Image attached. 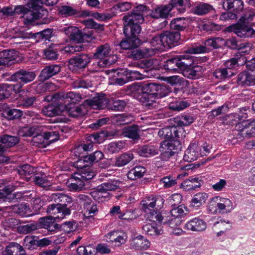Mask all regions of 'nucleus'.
Listing matches in <instances>:
<instances>
[{"mask_svg": "<svg viewBox=\"0 0 255 255\" xmlns=\"http://www.w3.org/2000/svg\"><path fill=\"white\" fill-rule=\"evenodd\" d=\"M247 53V51H238L234 57L228 60L224 63V66L230 71L236 69L240 64H242L243 60H247V57L245 56Z\"/></svg>", "mask_w": 255, "mask_h": 255, "instance_id": "obj_27", "label": "nucleus"}, {"mask_svg": "<svg viewBox=\"0 0 255 255\" xmlns=\"http://www.w3.org/2000/svg\"><path fill=\"white\" fill-rule=\"evenodd\" d=\"M122 182L116 179H109L98 186L97 190L100 193H108L109 191H121V186Z\"/></svg>", "mask_w": 255, "mask_h": 255, "instance_id": "obj_24", "label": "nucleus"}, {"mask_svg": "<svg viewBox=\"0 0 255 255\" xmlns=\"http://www.w3.org/2000/svg\"><path fill=\"white\" fill-rule=\"evenodd\" d=\"M2 115L8 120L19 119L23 115V111L16 109L7 108L3 111Z\"/></svg>", "mask_w": 255, "mask_h": 255, "instance_id": "obj_57", "label": "nucleus"}, {"mask_svg": "<svg viewBox=\"0 0 255 255\" xmlns=\"http://www.w3.org/2000/svg\"><path fill=\"white\" fill-rule=\"evenodd\" d=\"M158 151V146L150 143L140 146L138 152L140 156L149 157L157 154Z\"/></svg>", "mask_w": 255, "mask_h": 255, "instance_id": "obj_42", "label": "nucleus"}, {"mask_svg": "<svg viewBox=\"0 0 255 255\" xmlns=\"http://www.w3.org/2000/svg\"><path fill=\"white\" fill-rule=\"evenodd\" d=\"M111 54V48L109 44L106 43L98 46L94 54L93 57L94 59L103 60L105 65L110 64L108 58Z\"/></svg>", "mask_w": 255, "mask_h": 255, "instance_id": "obj_28", "label": "nucleus"}, {"mask_svg": "<svg viewBox=\"0 0 255 255\" xmlns=\"http://www.w3.org/2000/svg\"><path fill=\"white\" fill-rule=\"evenodd\" d=\"M208 197L207 193L199 192L195 194L192 197L189 207L192 210H197L204 204Z\"/></svg>", "mask_w": 255, "mask_h": 255, "instance_id": "obj_38", "label": "nucleus"}, {"mask_svg": "<svg viewBox=\"0 0 255 255\" xmlns=\"http://www.w3.org/2000/svg\"><path fill=\"white\" fill-rule=\"evenodd\" d=\"M201 149L195 142H191L185 151L183 159L185 161L191 162L196 160L201 154Z\"/></svg>", "mask_w": 255, "mask_h": 255, "instance_id": "obj_31", "label": "nucleus"}, {"mask_svg": "<svg viewBox=\"0 0 255 255\" xmlns=\"http://www.w3.org/2000/svg\"><path fill=\"white\" fill-rule=\"evenodd\" d=\"M29 93L28 95L22 96L21 94L20 97L19 105L24 108H28L33 107L34 104L36 101V97L34 96H30Z\"/></svg>", "mask_w": 255, "mask_h": 255, "instance_id": "obj_62", "label": "nucleus"}, {"mask_svg": "<svg viewBox=\"0 0 255 255\" xmlns=\"http://www.w3.org/2000/svg\"><path fill=\"white\" fill-rule=\"evenodd\" d=\"M224 39L220 37H214L208 38L204 41L208 52L210 50L221 48L224 46Z\"/></svg>", "mask_w": 255, "mask_h": 255, "instance_id": "obj_47", "label": "nucleus"}, {"mask_svg": "<svg viewBox=\"0 0 255 255\" xmlns=\"http://www.w3.org/2000/svg\"><path fill=\"white\" fill-rule=\"evenodd\" d=\"M238 131L236 138L242 140L245 137H250L255 134V119L243 121L236 126Z\"/></svg>", "mask_w": 255, "mask_h": 255, "instance_id": "obj_10", "label": "nucleus"}, {"mask_svg": "<svg viewBox=\"0 0 255 255\" xmlns=\"http://www.w3.org/2000/svg\"><path fill=\"white\" fill-rule=\"evenodd\" d=\"M147 172L146 168L143 166H136L129 170L127 174V177L130 180H135L141 178Z\"/></svg>", "mask_w": 255, "mask_h": 255, "instance_id": "obj_48", "label": "nucleus"}, {"mask_svg": "<svg viewBox=\"0 0 255 255\" xmlns=\"http://www.w3.org/2000/svg\"><path fill=\"white\" fill-rule=\"evenodd\" d=\"M151 43L155 44L157 48L163 46L166 48H172L180 45L181 42V34L178 31L166 30L159 35L153 36Z\"/></svg>", "mask_w": 255, "mask_h": 255, "instance_id": "obj_5", "label": "nucleus"}, {"mask_svg": "<svg viewBox=\"0 0 255 255\" xmlns=\"http://www.w3.org/2000/svg\"><path fill=\"white\" fill-rule=\"evenodd\" d=\"M118 231H113L109 232L104 237V240L108 243H115L116 246H120L126 243V239L123 236V234Z\"/></svg>", "mask_w": 255, "mask_h": 255, "instance_id": "obj_41", "label": "nucleus"}, {"mask_svg": "<svg viewBox=\"0 0 255 255\" xmlns=\"http://www.w3.org/2000/svg\"><path fill=\"white\" fill-rule=\"evenodd\" d=\"M91 57L87 53H78L68 61V67L71 70L85 68L90 62Z\"/></svg>", "mask_w": 255, "mask_h": 255, "instance_id": "obj_13", "label": "nucleus"}, {"mask_svg": "<svg viewBox=\"0 0 255 255\" xmlns=\"http://www.w3.org/2000/svg\"><path fill=\"white\" fill-rule=\"evenodd\" d=\"M150 9L148 6L145 4H138L133 7V8L125 15L123 16L125 19L134 20V21H138L143 22L144 21V16H146L149 14L147 12L150 11Z\"/></svg>", "mask_w": 255, "mask_h": 255, "instance_id": "obj_12", "label": "nucleus"}, {"mask_svg": "<svg viewBox=\"0 0 255 255\" xmlns=\"http://www.w3.org/2000/svg\"><path fill=\"white\" fill-rule=\"evenodd\" d=\"M19 142V138L17 136L7 134L0 135V164L9 162L10 158L5 153L8 148L15 146Z\"/></svg>", "mask_w": 255, "mask_h": 255, "instance_id": "obj_8", "label": "nucleus"}, {"mask_svg": "<svg viewBox=\"0 0 255 255\" xmlns=\"http://www.w3.org/2000/svg\"><path fill=\"white\" fill-rule=\"evenodd\" d=\"M38 237L35 236H26L23 240V245L25 250L30 251L37 249V240Z\"/></svg>", "mask_w": 255, "mask_h": 255, "instance_id": "obj_60", "label": "nucleus"}, {"mask_svg": "<svg viewBox=\"0 0 255 255\" xmlns=\"http://www.w3.org/2000/svg\"><path fill=\"white\" fill-rule=\"evenodd\" d=\"M107 133L103 130L91 134L87 137V140L93 143H101L105 140Z\"/></svg>", "mask_w": 255, "mask_h": 255, "instance_id": "obj_63", "label": "nucleus"}, {"mask_svg": "<svg viewBox=\"0 0 255 255\" xmlns=\"http://www.w3.org/2000/svg\"><path fill=\"white\" fill-rule=\"evenodd\" d=\"M203 181L198 177H190L188 179L184 180L180 185V187L186 191L195 190L200 188L203 184Z\"/></svg>", "mask_w": 255, "mask_h": 255, "instance_id": "obj_39", "label": "nucleus"}, {"mask_svg": "<svg viewBox=\"0 0 255 255\" xmlns=\"http://www.w3.org/2000/svg\"><path fill=\"white\" fill-rule=\"evenodd\" d=\"M16 51L14 50H4L0 51V66L10 67L16 62Z\"/></svg>", "mask_w": 255, "mask_h": 255, "instance_id": "obj_29", "label": "nucleus"}, {"mask_svg": "<svg viewBox=\"0 0 255 255\" xmlns=\"http://www.w3.org/2000/svg\"><path fill=\"white\" fill-rule=\"evenodd\" d=\"M54 203L50 204L47 208L46 212L48 214L57 215L56 218H63L71 214L69 204L72 203V199L71 197L61 193H56L52 195Z\"/></svg>", "mask_w": 255, "mask_h": 255, "instance_id": "obj_2", "label": "nucleus"}, {"mask_svg": "<svg viewBox=\"0 0 255 255\" xmlns=\"http://www.w3.org/2000/svg\"><path fill=\"white\" fill-rule=\"evenodd\" d=\"M149 15L153 19H166L174 14L168 3L156 6L154 9L150 11Z\"/></svg>", "mask_w": 255, "mask_h": 255, "instance_id": "obj_19", "label": "nucleus"}, {"mask_svg": "<svg viewBox=\"0 0 255 255\" xmlns=\"http://www.w3.org/2000/svg\"><path fill=\"white\" fill-rule=\"evenodd\" d=\"M53 29L52 28H46L41 31L34 34V38L36 42L50 41L53 36Z\"/></svg>", "mask_w": 255, "mask_h": 255, "instance_id": "obj_53", "label": "nucleus"}, {"mask_svg": "<svg viewBox=\"0 0 255 255\" xmlns=\"http://www.w3.org/2000/svg\"><path fill=\"white\" fill-rule=\"evenodd\" d=\"M62 30L71 41L80 44L91 42L95 38L92 30L86 31L85 28L82 30L76 26H70L63 28Z\"/></svg>", "mask_w": 255, "mask_h": 255, "instance_id": "obj_6", "label": "nucleus"}, {"mask_svg": "<svg viewBox=\"0 0 255 255\" xmlns=\"http://www.w3.org/2000/svg\"><path fill=\"white\" fill-rule=\"evenodd\" d=\"M185 63H188V65H186L185 66V68L181 69L180 72L182 73L185 77L191 79H197L196 71H194L192 67V64L193 63L192 58L190 56L187 55L185 59Z\"/></svg>", "mask_w": 255, "mask_h": 255, "instance_id": "obj_45", "label": "nucleus"}, {"mask_svg": "<svg viewBox=\"0 0 255 255\" xmlns=\"http://www.w3.org/2000/svg\"><path fill=\"white\" fill-rule=\"evenodd\" d=\"M40 128L37 126L32 127H24L20 128L18 131L20 136L22 137H33L35 135H37Z\"/></svg>", "mask_w": 255, "mask_h": 255, "instance_id": "obj_61", "label": "nucleus"}, {"mask_svg": "<svg viewBox=\"0 0 255 255\" xmlns=\"http://www.w3.org/2000/svg\"><path fill=\"white\" fill-rule=\"evenodd\" d=\"M141 92L138 95L139 101L146 110H156L159 107L155 101L167 96L170 93L169 87L154 83H147L141 87Z\"/></svg>", "mask_w": 255, "mask_h": 255, "instance_id": "obj_1", "label": "nucleus"}, {"mask_svg": "<svg viewBox=\"0 0 255 255\" xmlns=\"http://www.w3.org/2000/svg\"><path fill=\"white\" fill-rule=\"evenodd\" d=\"M189 18L184 17H176L172 19L170 22V28L174 31L179 33L184 31L188 26Z\"/></svg>", "mask_w": 255, "mask_h": 255, "instance_id": "obj_35", "label": "nucleus"}, {"mask_svg": "<svg viewBox=\"0 0 255 255\" xmlns=\"http://www.w3.org/2000/svg\"><path fill=\"white\" fill-rule=\"evenodd\" d=\"M35 77L34 72L21 69L13 73L10 78L11 81L17 82L15 84L16 85H21V91L24 93L22 89L23 85L32 82Z\"/></svg>", "mask_w": 255, "mask_h": 255, "instance_id": "obj_11", "label": "nucleus"}, {"mask_svg": "<svg viewBox=\"0 0 255 255\" xmlns=\"http://www.w3.org/2000/svg\"><path fill=\"white\" fill-rule=\"evenodd\" d=\"M51 126V130L49 131H45L43 132V136H40L42 139H45L46 141H48L49 143H52L56 141L59 138V130L60 128L59 126ZM47 142V141H46Z\"/></svg>", "mask_w": 255, "mask_h": 255, "instance_id": "obj_49", "label": "nucleus"}, {"mask_svg": "<svg viewBox=\"0 0 255 255\" xmlns=\"http://www.w3.org/2000/svg\"><path fill=\"white\" fill-rule=\"evenodd\" d=\"M187 55H176L172 56L163 62L162 68L171 73H180L181 69L185 68L188 63H185Z\"/></svg>", "mask_w": 255, "mask_h": 255, "instance_id": "obj_9", "label": "nucleus"}, {"mask_svg": "<svg viewBox=\"0 0 255 255\" xmlns=\"http://www.w3.org/2000/svg\"><path fill=\"white\" fill-rule=\"evenodd\" d=\"M195 120L194 117L189 114L181 115L180 117H175L172 121L175 122V124L180 126L182 128L188 126L192 124Z\"/></svg>", "mask_w": 255, "mask_h": 255, "instance_id": "obj_56", "label": "nucleus"}, {"mask_svg": "<svg viewBox=\"0 0 255 255\" xmlns=\"http://www.w3.org/2000/svg\"><path fill=\"white\" fill-rule=\"evenodd\" d=\"M124 21L123 32L124 35L134 36L139 37L141 31V24L142 22L134 21L129 19H126L123 17Z\"/></svg>", "mask_w": 255, "mask_h": 255, "instance_id": "obj_14", "label": "nucleus"}, {"mask_svg": "<svg viewBox=\"0 0 255 255\" xmlns=\"http://www.w3.org/2000/svg\"><path fill=\"white\" fill-rule=\"evenodd\" d=\"M190 7L192 13L198 16L205 15L214 10L211 4L200 1L193 2Z\"/></svg>", "mask_w": 255, "mask_h": 255, "instance_id": "obj_25", "label": "nucleus"}, {"mask_svg": "<svg viewBox=\"0 0 255 255\" xmlns=\"http://www.w3.org/2000/svg\"><path fill=\"white\" fill-rule=\"evenodd\" d=\"M110 100L106 96L105 94H98V96L93 97L90 100L88 104L96 108L104 109L108 107Z\"/></svg>", "mask_w": 255, "mask_h": 255, "instance_id": "obj_37", "label": "nucleus"}, {"mask_svg": "<svg viewBox=\"0 0 255 255\" xmlns=\"http://www.w3.org/2000/svg\"><path fill=\"white\" fill-rule=\"evenodd\" d=\"M152 49L145 47L131 50L128 53V56L134 60H138L151 55Z\"/></svg>", "mask_w": 255, "mask_h": 255, "instance_id": "obj_44", "label": "nucleus"}, {"mask_svg": "<svg viewBox=\"0 0 255 255\" xmlns=\"http://www.w3.org/2000/svg\"><path fill=\"white\" fill-rule=\"evenodd\" d=\"M255 14L246 13L241 16L239 21L227 26L225 31L227 32H234L241 38L252 37L255 35V30L248 24L253 20Z\"/></svg>", "mask_w": 255, "mask_h": 255, "instance_id": "obj_3", "label": "nucleus"}, {"mask_svg": "<svg viewBox=\"0 0 255 255\" xmlns=\"http://www.w3.org/2000/svg\"><path fill=\"white\" fill-rule=\"evenodd\" d=\"M139 132V126L135 124L126 126L122 129L123 135L134 141H138L140 139Z\"/></svg>", "mask_w": 255, "mask_h": 255, "instance_id": "obj_33", "label": "nucleus"}, {"mask_svg": "<svg viewBox=\"0 0 255 255\" xmlns=\"http://www.w3.org/2000/svg\"><path fill=\"white\" fill-rule=\"evenodd\" d=\"M226 10H232L237 14L244 9V2L242 0H226L223 4Z\"/></svg>", "mask_w": 255, "mask_h": 255, "instance_id": "obj_40", "label": "nucleus"}, {"mask_svg": "<svg viewBox=\"0 0 255 255\" xmlns=\"http://www.w3.org/2000/svg\"><path fill=\"white\" fill-rule=\"evenodd\" d=\"M141 43L142 41L138 37L125 35V38L121 41L119 45L122 49L131 50L138 48Z\"/></svg>", "mask_w": 255, "mask_h": 255, "instance_id": "obj_26", "label": "nucleus"}, {"mask_svg": "<svg viewBox=\"0 0 255 255\" xmlns=\"http://www.w3.org/2000/svg\"><path fill=\"white\" fill-rule=\"evenodd\" d=\"M206 228V222L198 217L188 220L184 226V229L193 232H203Z\"/></svg>", "mask_w": 255, "mask_h": 255, "instance_id": "obj_21", "label": "nucleus"}, {"mask_svg": "<svg viewBox=\"0 0 255 255\" xmlns=\"http://www.w3.org/2000/svg\"><path fill=\"white\" fill-rule=\"evenodd\" d=\"M232 229V224L229 222L224 220H220L215 223L212 229L217 237H220L225 234L227 231Z\"/></svg>", "mask_w": 255, "mask_h": 255, "instance_id": "obj_43", "label": "nucleus"}, {"mask_svg": "<svg viewBox=\"0 0 255 255\" xmlns=\"http://www.w3.org/2000/svg\"><path fill=\"white\" fill-rule=\"evenodd\" d=\"M128 68H121L115 72L114 82L116 85L123 86L128 83V79H126L128 76Z\"/></svg>", "mask_w": 255, "mask_h": 255, "instance_id": "obj_51", "label": "nucleus"}, {"mask_svg": "<svg viewBox=\"0 0 255 255\" xmlns=\"http://www.w3.org/2000/svg\"><path fill=\"white\" fill-rule=\"evenodd\" d=\"M14 14H23L24 23L27 25H33L35 22V17L37 15L33 12L31 11L30 9L26 7L24 5H20L15 7L13 9Z\"/></svg>", "mask_w": 255, "mask_h": 255, "instance_id": "obj_16", "label": "nucleus"}, {"mask_svg": "<svg viewBox=\"0 0 255 255\" xmlns=\"http://www.w3.org/2000/svg\"><path fill=\"white\" fill-rule=\"evenodd\" d=\"M62 68V66L60 64H52L46 66L40 72L39 76V80L44 82L57 75L61 71Z\"/></svg>", "mask_w": 255, "mask_h": 255, "instance_id": "obj_22", "label": "nucleus"}, {"mask_svg": "<svg viewBox=\"0 0 255 255\" xmlns=\"http://www.w3.org/2000/svg\"><path fill=\"white\" fill-rule=\"evenodd\" d=\"M224 46H226L231 49H238L239 51H244L242 48L245 47V45L238 40L235 37H232L226 40L224 39Z\"/></svg>", "mask_w": 255, "mask_h": 255, "instance_id": "obj_55", "label": "nucleus"}, {"mask_svg": "<svg viewBox=\"0 0 255 255\" xmlns=\"http://www.w3.org/2000/svg\"><path fill=\"white\" fill-rule=\"evenodd\" d=\"M237 83L242 87L255 85V74L247 69L244 70L237 75Z\"/></svg>", "mask_w": 255, "mask_h": 255, "instance_id": "obj_18", "label": "nucleus"}, {"mask_svg": "<svg viewBox=\"0 0 255 255\" xmlns=\"http://www.w3.org/2000/svg\"><path fill=\"white\" fill-rule=\"evenodd\" d=\"M59 54L57 46L53 45L43 50L44 57L49 60H57Z\"/></svg>", "mask_w": 255, "mask_h": 255, "instance_id": "obj_59", "label": "nucleus"}, {"mask_svg": "<svg viewBox=\"0 0 255 255\" xmlns=\"http://www.w3.org/2000/svg\"><path fill=\"white\" fill-rule=\"evenodd\" d=\"M152 202L151 195H150L145 197L140 203L142 210L145 213L149 214V215L152 214L154 210V204Z\"/></svg>", "mask_w": 255, "mask_h": 255, "instance_id": "obj_64", "label": "nucleus"}, {"mask_svg": "<svg viewBox=\"0 0 255 255\" xmlns=\"http://www.w3.org/2000/svg\"><path fill=\"white\" fill-rule=\"evenodd\" d=\"M151 200L152 201L153 204H154V210L152 212V214L149 216V218L153 222H157L156 221L155 215L160 214H163V213H165L166 211L161 210L163 207L164 203V199L161 195H151Z\"/></svg>", "mask_w": 255, "mask_h": 255, "instance_id": "obj_32", "label": "nucleus"}, {"mask_svg": "<svg viewBox=\"0 0 255 255\" xmlns=\"http://www.w3.org/2000/svg\"><path fill=\"white\" fill-rule=\"evenodd\" d=\"M58 14L63 17H68L70 16H73L74 17H77L78 14V9L74 8L73 7L67 5H63L61 6L58 9Z\"/></svg>", "mask_w": 255, "mask_h": 255, "instance_id": "obj_54", "label": "nucleus"}, {"mask_svg": "<svg viewBox=\"0 0 255 255\" xmlns=\"http://www.w3.org/2000/svg\"><path fill=\"white\" fill-rule=\"evenodd\" d=\"M57 214L55 216H57ZM56 219H62L61 218H56L51 216H48L42 217L39 219L37 223L38 229H45L48 232H54L56 230H58V224L56 223Z\"/></svg>", "mask_w": 255, "mask_h": 255, "instance_id": "obj_17", "label": "nucleus"}, {"mask_svg": "<svg viewBox=\"0 0 255 255\" xmlns=\"http://www.w3.org/2000/svg\"><path fill=\"white\" fill-rule=\"evenodd\" d=\"M133 158L134 156L132 153H124L116 157L115 164L118 167L124 166L128 164Z\"/></svg>", "mask_w": 255, "mask_h": 255, "instance_id": "obj_58", "label": "nucleus"}, {"mask_svg": "<svg viewBox=\"0 0 255 255\" xmlns=\"http://www.w3.org/2000/svg\"><path fill=\"white\" fill-rule=\"evenodd\" d=\"M23 247L16 242H11L6 246L4 252L0 251V255H26Z\"/></svg>", "mask_w": 255, "mask_h": 255, "instance_id": "obj_34", "label": "nucleus"}, {"mask_svg": "<svg viewBox=\"0 0 255 255\" xmlns=\"http://www.w3.org/2000/svg\"><path fill=\"white\" fill-rule=\"evenodd\" d=\"M183 208L187 211V208L182 205H178L173 208L170 210V212L163 213V214L155 215L156 221L160 224H168L171 228L174 226H179L181 223V217L185 215L187 213H185Z\"/></svg>", "mask_w": 255, "mask_h": 255, "instance_id": "obj_4", "label": "nucleus"}, {"mask_svg": "<svg viewBox=\"0 0 255 255\" xmlns=\"http://www.w3.org/2000/svg\"><path fill=\"white\" fill-rule=\"evenodd\" d=\"M21 85L8 84L0 85V101L9 98L15 93H21Z\"/></svg>", "mask_w": 255, "mask_h": 255, "instance_id": "obj_23", "label": "nucleus"}, {"mask_svg": "<svg viewBox=\"0 0 255 255\" xmlns=\"http://www.w3.org/2000/svg\"><path fill=\"white\" fill-rule=\"evenodd\" d=\"M104 154L99 150H96L90 153H86V154H83L79 156L78 163H83V165H80V166L87 167L92 165L94 163H97L104 158Z\"/></svg>", "mask_w": 255, "mask_h": 255, "instance_id": "obj_15", "label": "nucleus"}, {"mask_svg": "<svg viewBox=\"0 0 255 255\" xmlns=\"http://www.w3.org/2000/svg\"><path fill=\"white\" fill-rule=\"evenodd\" d=\"M190 103L182 99H175L170 102L168 109L172 112H179L190 106Z\"/></svg>", "mask_w": 255, "mask_h": 255, "instance_id": "obj_50", "label": "nucleus"}, {"mask_svg": "<svg viewBox=\"0 0 255 255\" xmlns=\"http://www.w3.org/2000/svg\"><path fill=\"white\" fill-rule=\"evenodd\" d=\"M131 245L136 250H147L150 246V242L146 238L139 235L132 239Z\"/></svg>", "mask_w": 255, "mask_h": 255, "instance_id": "obj_46", "label": "nucleus"}, {"mask_svg": "<svg viewBox=\"0 0 255 255\" xmlns=\"http://www.w3.org/2000/svg\"><path fill=\"white\" fill-rule=\"evenodd\" d=\"M26 5L31 11L37 15L36 20H39L35 24H48L50 22V19L48 17V12L43 7L44 2L43 0H26Z\"/></svg>", "mask_w": 255, "mask_h": 255, "instance_id": "obj_7", "label": "nucleus"}, {"mask_svg": "<svg viewBox=\"0 0 255 255\" xmlns=\"http://www.w3.org/2000/svg\"><path fill=\"white\" fill-rule=\"evenodd\" d=\"M61 102L64 108L78 104L81 100L82 97L80 94L74 92H69L63 93L60 97Z\"/></svg>", "mask_w": 255, "mask_h": 255, "instance_id": "obj_30", "label": "nucleus"}, {"mask_svg": "<svg viewBox=\"0 0 255 255\" xmlns=\"http://www.w3.org/2000/svg\"><path fill=\"white\" fill-rule=\"evenodd\" d=\"M64 111V108L61 102L54 105H48L43 109V112L45 115L49 117L60 115Z\"/></svg>", "mask_w": 255, "mask_h": 255, "instance_id": "obj_36", "label": "nucleus"}, {"mask_svg": "<svg viewBox=\"0 0 255 255\" xmlns=\"http://www.w3.org/2000/svg\"><path fill=\"white\" fill-rule=\"evenodd\" d=\"M190 0H170L168 4L174 15L184 13L191 6Z\"/></svg>", "mask_w": 255, "mask_h": 255, "instance_id": "obj_20", "label": "nucleus"}, {"mask_svg": "<svg viewBox=\"0 0 255 255\" xmlns=\"http://www.w3.org/2000/svg\"><path fill=\"white\" fill-rule=\"evenodd\" d=\"M160 151L159 158L163 161H168L175 155V151L171 150L165 140L160 142Z\"/></svg>", "mask_w": 255, "mask_h": 255, "instance_id": "obj_52", "label": "nucleus"}]
</instances>
